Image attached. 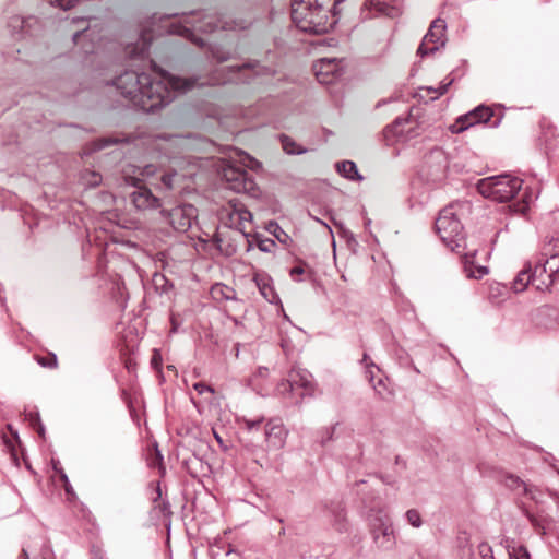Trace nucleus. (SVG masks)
I'll return each mask as SVG.
<instances>
[{
	"mask_svg": "<svg viewBox=\"0 0 559 559\" xmlns=\"http://www.w3.org/2000/svg\"><path fill=\"white\" fill-rule=\"evenodd\" d=\"M153 70L155 79L146 73L126 71L115 81L121 95L144 111H154L171 102L176 92H187L198 85L195 80L169 75L155 68Z\"/></svg>",
	"mask_w": 559,
	"mask_h": 559,
	"instance_id": "1",
	"label": "nucleus"
},
{
	"mask_svg": "<svg viewBox=\"0 0 559 559\" xmlns=\"http://www.w3.org/2000/svg\"><path fill=\"white\" fill-rule=\"evenodd\" d=\"M344 0H294L292 19L302 32L328 33L336 23Z\"/></svg>",
	"mask_w": 559,
	"mask_h": 559,
	"instance_id": "2",
	"label": "nucleus"
},
{
	"mask_svg": "<svg viewBox=\"0 0 559 559\" xmlns=\"http://www.w3.org/2000/svg\"><path fill=\"white\" fill-rule=\"evenodd\" d=\"M169 33L182 36L199 47H203L205 41L195 35V32L211 33L217 28L231 29L234 26L227 21H222L212 14H193L183 17V21L171 22L167 25Z\"/></svg>",
	"mask_w": 559,
	"mask_h": 559,
	"instance_id": "3",
	"label": "nucleus"
},
{
	"mask_svg": "<svg viewBox=\"0 0 559 559\" xmlns=\"http://www.w3.org/2000/svg\"><path fill=\"white\" fill-rule=\"evenodd\" d=\"M155 174V168L147 165L144 168L133 169L132 174L124 173V180L128 185L135 188L131 194L132 203L138 210H155L160 207V200L155 197L147 185H153L150 180Z\"/></svg>",
	"mask_w": 559,
	"mask_h": 559,
	"instance_id": "4",
	"label": "nucleus"
},
{
	"mask_svg": "<svg viewBox=\"0 0 559 559\" xmlns=\"http://www.w3.org/2000/svg\"><path fill=\"white\" fill-rule=\"evenodd\" d=\"M522 183V179L510 175L492 176L479 180L477 190L485 198L508 202L520 191Z\"/></svg>",
	"mask_w": 559,
	"mask_h": 559,
	"instance_id": "5",
	"label": "nucleus"
},
{
	"mask_svg": "<svg viewBox=\"0 0 559 559\" xmlns=\"http://www.w3.org/2000/svg\"><path fill=\"white\" fill-rule=\"evenodd\" d=\"M457 205L444 207L436 219V231L447 246L456 243L462 234L463 226L457 217Z\"/></svg>",
	"mask_w": 559,
	"mask_h": 559,
	"instance_id": "6",
	"label": "nucleus"
},
{
	"mask_svg": "<svg viewBox=\"0 0 559 559\" xmlns=\"http://www.w3.org/2000/svg\"><path fill=\"white\" fill-rule=\"evenodd\" d=\"M222 175L229 189L238 193H248L252 197L258 195V187L246 170L227 165L223 168Z\"/></svg>",
	"mask_w": 559,
	"mask_h": 559,
	"instance_id": "7",
	"label": "nucleus"
},
{
	"mask_svg": "<svg viewBox=\"0 0 559 559\" xmlns=\"http://www.w3.org/2000/svg\"><path fill=\"white\" fill-rule=\"evenodd\" d=\"M493 117L491 107L480 105L466 115L457 118L456 122L451 127L453 133H460L476 123H489Z\"/></svg>",
	"mask_w": 559,
	"mask_h": 559,
	"instance_id": "8",
	"label": "nucleus"
},
{
	"mask_svg": "<svg viewBox=\"0 0 559 559\" xmlns=\"http://www.w3.org/2000/svg\"><path fill=\"white\" fill-rule=\"evenodd\" d=\"M444 33H445V22L442 19H436L430 27L428 33L425 35L419 48L418 53L420 56H426L428 53L433 52L438 49V46L444 45Z\"/></svg>",
	"mask_w": 559,
	"mask_h": 559,
	"instance_id": "9",
	"label": "nucleus"
},
{
	"mask_svg": "<svg viewBox=\"0 0 559 559\" xmlns=\"http://www.w3.org/2000/svg\"><path fill=\"white\" fill-rule=\"evenodd\" d=\"M539 275H536V280L539 283L536 284V289L544 292L548 290L556 282L559 275V257L540 259Z\"/></svg>",
	"mask_w": 559,
	"mask_h": 559,
	"instance_id": "10",
	"label": "nucleus"
},
{
	"mask_svg": "<svg viewBox=\"0 0 559 559\" xmlns=\"http://www.w3.org/2000/svg\"><path fill=\"white\" fill-rule=\"evenodd\" d=\"M169 224L178 231H187L193 219L197 217V209L191 204L179 205L171 209L168 213Z\"/></svg>",
	"mask_w": 559,
	"mask_h": 559,
	"instance_id": "11",
	"label": "nucleus"
},
{
	"mask_svg": "<svg viewBox=\"0 0 559 559\" xmlns=\"http://www.w3.org/2000/svg\"><path fill=\"white\" fill-rule=\"evenodd\" d=\"M415 122L411 118L396 119L391 126L383 131L384 140L388 145L395 142L407 140L412 136Z\"/></svg>",
	"mask_w": 559,
	"mask_h": 559,
	"instance_id": "12",
	"label": "nucleus"
},
{
	"mask_svg": "<svg viewBox=\"0 0 559 559\" xmlns=\"http://www.w3.org/2000/svg\"><path fill=\"white\" fill-rule=\"evenodd\" d=\"M371 534L374 543L379 547H388L391 545L393 528L389 515H378L371 521Z\"/></svg>",
	"mask_w": 559,
	"mask_h": 559,
	"instance_id": "13",
	"label": "nucleus"
},
{
	"mask_svg": "<svg viewBox=\"0 0 559 559\" xmlns=\"http://www.w3.org/2000/svg\"><path fill=\"white\" fill-rule=\"evenodd\" d=\"M341 66L336 59H321L313 64L317 80L321 84H331L340 74Z\"/></svg>",
	"mask_w": 559,
	"mask_h": 559,
	"instance_id": "14",
	"label": "nucleus"
},
{
	"mask_svg": "<svg viewBox=\"0 0 559 559\" xmlns=\"http://www.w3.org/2000/svg\"><path fill=\"white\" fill-rule=\"evenodd\" d=\"M287 431L278 420H270L265 426V441L269 449L278 450L284 447Z\"/></svg>",
	"mask_w": 559,
	"mask_h": 559,
	"instance_id": "15",
	"label": "nucleus"
},
{
	"mask_svg": "<svg viewBox=\"0 0 559 559\" xmlns=\"http://www.w3.org/2000/svg\"><path fill=\"white\" fill-rule=\"evenodd\" d=\"M289 381L293 382L297 391L300 390V397L312 394V376L307 370L293 368L289 371Z\"/></svg>",
	"mask_w": 559,
	"mask_h": 559,
	"instance_id": "16",
	"label": "nucleus"
},
{
	"mask_svg": "<svg viewBox=\"0 0 559 559\" xmlns=\"http://www.w3.org/2000/svg\"><path fill=\"white\" fill-rule=\"evenodd\" d=\"M536 275H539V266H535L534 270H532L531 265L528 264L519 272L512 283L511 288L514 293H522L526 289L530 283L536 287V284L539 283V281L536 280Z\"/></svg>",
	"mask_w": 559,
	"mask_h": 559,
	"instance_id": "17",
	"label": "nucleus"
},
{
	"mask_svg": "<svg viewBox=\"0 0 559 559\" xmlns=\"http://www.w3.org/2000/svg\"><path fill=\"white\" fill-rule=\"evenodd\" d=\"M219 221L226 226L236 229L239 226V202L231 200L218 212Z\"/></svg>",
	"mask_w": 559,
	"mask_h": 559,
	"instance_id": "18",
	"label": "nucleus"
},
{
	"mask_svg": "<svg viewBox=\"0 0 559 559\" xmlns=\"http://www.w3.org/2000/svg\"><path fill=\"white\" fill-rule=\"evenodd\" d=\"M365 9L377 14L385 15L391 19L396 17L401 14L397 7L391 4L388 0H367Z\"/></svg>",
	"mask_w": 559,
	"mask_h": 559,
	"instance_id": "19",
	"label": "nucleus"
},
{
	"mask_svg": "<svg viewBox=\"0 0 559 559\" xmlns=\"http://www.w3.org/2000/svg\"><path fill=\"white\" fill-rule=\"evenodd\" d=\"M9 435L3 433L2 440L7 451L11 454L13 462L19 464V453H20V440L15 432L12 431L11 427L8 426Z\"/></svg>",
	"mask_w": 559,
	"mask_h": 559,
	"instance_id": "20",
	"label": "nucleus"
},
{
	"mask_svg": "<svg viewBox=\"0 0 559 559\" xmlns=\"http://www.w3.org/2000/svg\"><path fill=\"white\" fill-rule=\"evenodd\" d=\"M239 223L236 230L245 236L250 235L252 231V214L241 203H239Z\"/></svg>",
	"mask_w": 559,
	"mask_h": 559,
	"instance_id": "21",
	"label": "nucleus"
},
{
	"mask_svg": "<svg viewBox=\"0 0 559 559\" xmlns=\"http://www.w3.org/2000/svg\"><path fill=\"white\" fill-rule=\"evenodd\" d=\"M540 257H542L540 259L559 257V235L558 234L552 235L545 241V243L542 248Z\"/></svg>",
	"mask_w": 559,
	"mask_h": 559,
	"instance_id": "22",
	"label": "nucleus"
},
{
	"mask_svg": "<svg viewBox=\"0 0 559 559\" xmlns=\"http://www.w3.org/2000/svg\"><path fill=\"white\" fill-rule=\"evenodd\" d=\"M235 290L224 284H215L211 288V296L214 300L217 301L235 299Z\"/></svg>",
	"mask_w": 559,
	"mask_h": 559,
	"instance_id": "23",
	"label": "nucleus"
},
{
	"mask_svg": "<svg viewBox=\"0 0 559 559\" xmlns=\"http://www.w3.org/2000/svg\"><path fill=\"white\" fill-rule=\"evenodd\" d=\"M504 485H506V487H508L509 489H511L513 491H519L524 495H531L530 487L515 475L506 476Z\"/></svg>",
	"mask_w": 559,
	"mask_h": 559,
	"instance_id": "24",
	"label": "nucleus"
},
{
	"mask_svg": "<svg viewBox=\"0 0 559 559\" xmlns=\"http://www.w3.org/2000/svg\"><path fill=\"white\" fill-rule=\"evenodd\" d=\"M336 168L340 174L348 179H360L356 164L354 162L344 160L342 163H337Z\"/></svg>",
	"mask_w": 559,
	"mask_h": 559,
	"instance_id": "25",
	"label": "nucleus"
},
{
	"mask_svg": "<svg viewBox=\"0 0 559 559\" xmlns=\"http://www.w3.org/2000/svg\"><path fill=\"white\" fill-rule=\"evenodd\" d=\"M509 294V289L506 285L500 283L491 284L489 287V298L495 302H500Z\"/></svg>",
	"mask_w": 559,
	"mask_h": 559,
	"instance_id": "26",
	"label": "nucleus"
},
{
	"mask_svg": "<svg viewBox=\"0 0 559 559\" xmlns=\"http://www.w3.org/2000/svg\"><path fill=\"white\" fill-rule=\"evenodd\" d=\"M36 361L44 368L55 369L58 367V360L55 354L36 355Z\"/></svg>",
	"mask_w": 559,
	"mask_h": 559,
	"instance_id": "27",
	"label": "nucleus"
},
{
	"mask_svg": "<svg viewBox=\"0 0 559 559\" xmlns=\"http://www.w3.org/2000/svg\"><path fill=\"white\" fill-rule=\"evenodd\" d=\"M255 283L263 297L266 300L272 301L273 298L275 297L273 288L266 282H264L263 280H259L258 277H255Z\"/></svg>",
	"mask_w": 559,
	"mask_h": 559,
	"instance_id": "28",
	"label": "nucleus"
},
{
	"mask_svg": "<svg viewBox=\"0 0 559 559\" xmlns=\"http://www.w3.org/2000/svg\"><path fill=\"white\" fill-rule=\"evenodd\" d=\"M151 44V37H148L147 33L144 32L141 36V47L135 48L136 56L143 59L147 55L148 46Z\"/></svg>",
	"mask_w": 559,
	"mask_h": 559,
	"instance_id": "29",
	"label": "nucleus"
},
{
	"mask_svg": "<svg viewBox=\"0 0 559 559\" xmlns=\"http://www.w3.org/2000/svg\"><path fill=\"white\" fill-rule=\"evenodd\" d=\"M467 277L479 280L488 273V269L486 266H466L465 267Z\"/></svg>",
	"mask_w": 559,
	"mask_h": 559,
	"instance_id": "30",
	"label": "nucleus"
},
{
	"mask_svg": "<svg viewBox=\"0 0 559 559\" xmlns=\"http://www.w3.org/2000/svg\"><path fill=\"white\" fill-rule=\"evenodd\" d=\"M530 197L527 193H524L522 200L520 202L513 203L510 207H512L513 212L524 214L528 209Z\"/></svg>",
	"mask_w": 559,
	"mask_h": 559,
	"instance_id": "31",
	"label": "nucleus"
},
{
	"mask_svg": "<svg viewBox=\"0 0 559 559\" xmlns=\"http://www.w3.org/2000/svg\"><path fill=\"white\" fill-rule=\"evenodd\" d=\"M406 519L408 523L414 527H419L421 525L420 513L415 509H411L406 512Z\"/></svg>",
	"mask_w": 559,
	"mask_h": 559,
	"instance_id": "32",
	"label": "nucleus"
},
{
	"mask_svg": "<svg viewBox=\"0 0 559 559\" xmlns=\"http://www.w3.org/2000/svg\"><path fill=\"white\" fill-rule=\"evenodd\" d=\"M277 391L281 395H286L288 393L296 392L297 390H296L295 385H293V382L289 381V376H288L286 380L282 381L277 385Z\"/></svg>",
	"mask_w": 559,
	"mask_h": 559,
	"instance_id": "33",
	"label": "nucleus"
},
{
	"mask_svg": "<svg viewBox=\"0 0 559 559\" xmlns=\"http://www.w3.org/2000/svg\"><path fill=\"white\" fill-rule=\"evenodd\" d=\"M282 145L284 151L287 152L288 154L300 153V151L297 150V145L295 144V142L288 136L282 138Z\"/></svg>",
	"mask_w": 559,
	"mask_h": 559,
	"instance_id": "34",
	"label": "nucleus"
},
{
	"mask_svg": "<svg viewBox=\"0 0 559 559\" xmlns=\"http://www.w3.org/2000/svg\"><path fill=\"white\" fill-rule=\"evenodd\" d=\"M50 4L59 7L63 10L72 8L78 0H48Z\"/></svg>",
	"mask_w": 559,
	"mask_h": 559,
	"instance_id": "35",
	"label": "nucleus"
},
{
	"mask_svg": "<svg viewBox=\"0 0 559 559\" xmlns=\"http://www.w3.org/2000/svg\"><path fill=\"white\" fill-rule=\"evenodd\" d=\"M511 555L514 557V559H531L527 549L523 546L514 548Z\"/></svg>",
	"mask_w": 559,
	"mask_h": 559,
	"instance_id": "36",
	"label": "nucleus"
},
{
	"mask_svg": "<svg viewBox=\"0 0 559 559\" xmlns=\"http://www.w3.org/2000/svg\"><path fill=\"white\" fill-rule=\"evenodd\" d=\"M452 82H453V80H452V79H450V80H448V82H445V83H441V85H440L437 90H433V88H431V87H429V88H427V90H428L429 92H430V91H433L435 93H437V95L433 97V98H437V97H439V96H441V95H443V94H445V93H447L448 87L452 84Z\"/></svg>",
	"mask_w": 559,
	"mask_h": 559,
	"instance_id": "37",
	"label": "nucleus"
},
{
	"mask_svg": "<svg viewBox=\"0 0 559 559\" xmlns=\"http://www.w3.org/2000/svg\"><path fill=\"white\" fill-rule=\"evenodd\" d=\"M114 142L115 141L109 140V139H100L91 144V151H99V150L104 148L105 146H107L108 144L114 143Z\"/></svg>",
	"mask_w": 559,
	"mask_h": 559,
	"instance_id": "38",
	"label": "nucleus"
},
{
	"mask_svg": "<svg viewBox=\"0 0 559 559\" xmlns=\"http://www.w3.org/2000/svg\"><path fill=\"white\" fill-rule=\"evenodd\" d=\"M193 389L199 393V394H203L204 392H210V393H214V389L207 384H205L204 382H197L193 384Z\"/></svg>",
	"mask_w": 559,
	"mask_h": 559,
	"instance_id": "39",
	"label": "nucleus"
},
{
	"mask_svg": "<svg viewBox=\"0 0 559 559\" xmlns=\"http://www.w3.org/2000/svg\"><path fill=\"white\" fill-rule=\"evenodd\" d=\"M479 554L483 559H490V555H492L491 547L488 544H481L478 547Z\"/></svg>",
	"mask_w": 559,
	"mask_h": 559,
	"instance_id": "40",
	"label": "nucleus"
},
{
	"mask_svg": "<svg viewBox=\"0 0 559 559\" xmlns=\"http://www.w3.org/2000/svg\"><path fill=\"white\" fill-rule=\"evenodd\" d=\"M60 478H61V480L63 483V487L66 489L68 499H71L74 496V492H73V490H72V488H71V486L69 484V480H68L67 476L66 475H61Z\"/></svg>",
	"mask_w": 559,
	"mask_h": 559,
	"instance_id": "41",
	"label": "nucleus"
},
{
	"mask_svg": "<svg viewBox=\"0 0 559 559\" xmlns=\"http://www.w3.org/2000/svg\"><path fill=\"white\" fill-rule=\"evenodd\" d=\"M160 180H162V182L164 183V186H165L167 189H171V188H173V175H170V174H164V175L160 177Z\"/></svg>",
	"mask_w": 559,
	"mask_h": 559,
	"instance_id": "42",
	"label": "nucleus"
},
{
	"mask_svg": "<svg viewBox=\"0 0 559 559\" xmlns=\"http://www.w3.org/2000/svg\"><path fill=\"white\" fill-rule=\"evenodd\" d=\"M215 242H216L217 248H218L222 252H224L226 255H230V254L235 251V250H234V248H230V249H229V248H227V249H223V246H222V242H223V241H222V239H221L219 237H217V236L215 237Z\"/></svg>",
	"mask_w": 559,
	"mask_h": 559,
	"instance_id": "43",
	"label": "nucleus"
},
{
	"mask_svg": "<svg viewBox=\"0 0 559 559\" xmlns=\"http://www.w3.org/2000/svg\"><path fill=\"white\" fill-rule=\"evenodd\" d=\"M91 559H106L105 554L99 548H94L92 550V557Z\"/></svg>",
	"mask_w": 559,
	"mask_h": 559,
	"instance_id": "44",
	"label": "nucleus"
},
{
	"mask_svg": "<svg viewBox=\"0 0 559 559\" xmlns=\"http://www.w3.org/2000/svg\"><path fill=\"white\" fill-rule=\"evenodd\" d=\"M100 182V176L96 173L91 174V179L88 180V183L91 186H97Z\"/></svg>",
	"mask_w": 559,
	"mask_h": 559,
	"instance_id": "45",
	"label": "nucleus"
},
{
	"mask_svg": "<svg viewBox=\"0 0 559 559\" xmlns=\"http://www.w3.org/2000/svg\"><path fill=\"white\" fill-rule=\"evenodd\" d=\"M304 269L301 266H295L290 271V275L294 277V278H297V276L304 274Z\"/></svg>",
	"mask_w": 559,
	"mask_h": 559,
	"instance_id": "46",
	"label": "nucleus"
},
{
	"mask_svg": "<svg viewBox=\"0 0 559 559\" xmlns=\"http://www.w3.org/2000/svg\"><path fill=\"white\" fill-rule=\"evenodd\" d=\"M245 158H246V160H248L246 166L252 167L251 164L255 163V160L248 155H246Z\"/></svg>",
	"mask_w": 559,
	"mask_h": 559,
	"instance_id": "47",
	"label": "nucleus"
},
{
	"mask_svg": "<svg viewBox=\"0 0 559 559\" xmlns=\"http://www.w3.org/2000/svg\"><path fill=\"white\" fill-rule=\"evenodd\" d=\"M213 435H214L215 439L217 440V442L219 444H223V440H222L221 436L216 432L215 429H213Z\"/></svg>",
	"mask_w": 559,
	"mask_h": 559,
	"instance_id": "48",
	"label": "nucleus"
},
{
	"mask_svg": "<svg viewBox=\"0 0 559 559\" xmlns=\"http://www.w3.org/2000/svg\"><path fill=\"white\" fill-rule=\"evenodd\" d=\"M246 424H247V426H248V428H249V429H250V428H252V427H253V425H254V423H253V421H250V420H246Z\"/></svg>",
	"mask_w": 559,
	"mask_h": 559,
	"instance_id": "49",
	"label": "nucleus"
},
{
	"mask_svg": "<svg viewBox=\"0 0 559 559\" xmlns=\"http://www.w3.org/2000/svg\"><path fill=\"white\" fill-rule=\"evenodd\" d=\"M500 122V119H496L492 123H490L491 127H497Z\"/></svg>",
	"mask_w": 559,
	"mask_h": 559,
	"instance_id": "50",
	"label": "nucleus"
},
{
	"mask_svg": "<svg viewBox=\"0 0 559 559\" xmlns=\"http://www.w3.org/2000/svg\"><path fill=\"white\" fill-rule=\"evenodd\" d=\"M259 248H260L262 251H266V250H267L266 245H263V246H262V245H260V246H259Z\"/></svg>",
	"mask_w": 559,
	"mask_h": 559,
	"instance_id": "51",
	"label": "nucleus"
},
{
	"mask_svg": "<svg viewBox=\"0 0 559 559\" xmlns=\"http://www.w3.org/2000/svg\"><path fill=\"white\" fill-rule=\"evenodd\" d=\"M259 248H260L262 251H266V250H267L266 245H263V246H262V245H260V246H259Z\"/></svg>",
	"mask_w": 559,
	"mask_h": 559,
	"instance_id": "52",
	"label": "nucleus"
},
{
	"mask_svg": "<svg viewBox=\"0 0 559 559\" xmlns=\"http://www.w3.org/2000/svg\"><path fill=\"white\" fill-rule=\"evenodd\" d=\"M227 81L228 80H222V81L221 80H216L213 84H215V83H226Z\"/></svg>",
	"mask_w": 559,
	"mask_h": 559,
	"instance_id": "53",
	"label": "nucleus"
},
{
	"mask_svg": "<svg viewBox=\"0 0 559 559\" xmlns=\"http://www.w3.org/2000/svg\"><path fill=\"white\" fill-rule=\"evenodd\" d=\"M247 68H248V66H247V64H243L241 68H240V67H238L237 69H238V71H240V70H245V69H247Z\"/></svg>",
	"mask_w": 559,
	"mask_h": 559,
	"instance_id": "54",
	"label": "nucleus"
},
{
	"mask_svg": "<svg viewBox=\"0 0 559 559\" xmlns=\"http://www.w3.org/2000/svg\"><path fill=\"white\" fill-rule=\"evenodd\" d=\"M156 460H157V461H160V460H162V456H160V454H159L158 452L156 453Z\"/></svg>",
	"mask_w": 559,
	"mask_h": 559,
	"instance_id": "55",
	"label": "nucleus"
},
{
	"mask_svg": "<svg viewBox=\"0 0 559 559\" xmlns=\"http://www.w3.org/2000/svg\"><path fill=\"white\" fill-rule=\"evenodd\" d=\"M436 154H437V157H443L442 153H440V152H437Z\"/></svg>",
	"mask_w": 559,
	"mask_h": 559,
	"instance_id": "56",
	"label": "nucleus"
}]
</instances>
